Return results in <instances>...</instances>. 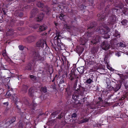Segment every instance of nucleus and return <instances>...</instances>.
Listing matches in <instances>:
<instances>
[{"instance_id":"nucleus-40","label":"nucleus","mask_w":128,"mask_h":128,"mask_svg":"<svg viewBox=\"0 0 128 128\" xmlns=\"http://www.w3.org/2000/svg\"><path fill=\"white\" fill-rule=\"evenodd\" d=\"M64 15L63 14H60V16H59V18L61 20H62L63 19V17H64Z\"/></svg>"},{"instance_id":"nucleus-33","label":"nucleus","mask_w":128,"mask_h":128,"mask_svg":"<svg viewBox=\"0 0 128 128\" xmlns=\"http://www.w3.org/2000/svg\"><path fill=\"white\" fill-rule=\"evenodd\" d=\"M42 88V90L45 93L47 92L46 88V86H44Z\"/></svg>"},{"instance_id":"nucleus-15","label":"nucleus","mask_w":128,"mask_h":128,"mask_svg":"<svg viewBox=\"0 0 128 128\" xmlns=\"http://www.w3.org/2000/svg\"><path fill=\"white\" fill-rule=\"evenodd\" d=\"M84 66H81L78 68L77 70L80 74H82L84 72Z\"/></svg>"},{"instance_id":"nucleus-35","label":"nucleus","mask_w":128,"mask_h":128,"mask_svg":"<svg viewBox=\"0 0 128 128\" xmlns=\"http://www.w3.org/2000/svg\"><path fill=\"white\" fill-rule=\"evenodd\" d=\"M24 48H26V47H24L22 45H20L18 46V48L20 50H23Z\"/></svg>"},{"instance_id":"nucleus-47","label":"nucleus","mask_w":128,"mask_h":128,"mask_svg":"<svg viewBox=\"0 0 128 128\" xmlns=\"http://www.w3.org/2000/svg\"><path fill=\"white\" fill-rule=\"evenodd\" d=\"M4 105L5 106H7L8 104V102H4Z\"/></svg>"},{"instance_id":"nucleus-23","label":"nucleus","mask_w":128,"mask_h":128,"mask_svg":"<svg viewBox=\"0 0 128 128\" xmlns=\"http://www.w3.org/2000/svg\"><path fill=\"white\" fill-rule=\"evenodd\" d=\"M45 10L47 14H48L50 13V8L47 6H46L45 8Z\"/></svg>"},{"instance_id":"nucleus-26","label":"nucleus","mask_w":128,"mask_h":128,"mask_svg":"<svg viewBox=\"0 0 128 128\" xmlns=\"http://www.w3.org/2000/svg\"><path fill=\"white\" fill-rule=\"evenodd\" d=\"M31 80L34 82H35L36 79V77L32 75H30L29 76Z\"/></svg>"},{"instance_id":"nucleus-29","label":"nucleus","mask_w":128,"mask_h":128,"mask_svg":"<svg viewBox=\"0 0 128 128\" xmlns=\"http://www.w3.org/2000/svg\"><path fill=\"white\" fill-rule=\"evenodd\" d=\"M93 82L92 80L90 78L87 79L86 81V84H90L92 82Z\"/></svg>"},{"instance_id":"nucleus-32","label":"nucleus","mask_w":128,"mask_h":128,"mask_svg":"<svg viewBox=\"0 0 128 128\" xmlns=\"http://www.w3.org/2000/svg\"><path fill=\"white\" fill-rule=\"evenodd\" d=\"M70 75V79L71 80H72L74 79L73 76L74 75L73 73L71 74Z\"/></svg>"},{"instance_id":"nucleus-18","label":"nucleus","mask_w":128,"mask_h":128,"mask_svg":"<svg viewBox=\"0 0 128 128\" xmlns=\"http://www.w3.org/2000/svg\"><path fill=\"white\" fill-rule=\"evenodd\" d=\"M80 42H81L80 44L84 45L85 44L86 41L84 38H81L80 40Z\"/></svg>"},{"instance_id":"nucleus-22","label":"nucleus","mask_w":128,"mask_h":128,"mask_svg":"<svg viewBox=\"0 0 128 128\" xmlns=\"http://www.w3.org/2000/svg\"><path fill=\"white\" fill-rule=\"evenodd\" d=\"M7 34L9 35H12L14 34L13 30H12L8 29Z\"/></svg>"},{"instance_id":"nucleus-59","label":"nucleus","mask_w":128,"mask_h":128,"mask_svg":"<svg viewBox=\"0 0 128 128\" xmlns=\"http://www.w3.org/2000/svg\"><path fill=\"white\" fill-rule=\"evenodd\" d=\"M12 126H13L12 125L11 126H10V127H9V128H11Z\"/></svg>"},{"instance_id":"nucleus-64","label":"nucleus","mask_w":128,"mask_h":128,"mask_svg":"<svg viewBox=\"0 0 128 128\" xmlns=\"http://www.w3.org/2000/svg\"><path fill=\"white\" fill-rule=\"evenodd\" d=\"M47 34V33H46L45 34V35H46Z\"/></svg>"},{"instance_id":"nucleus-4","label":"nucleus","mask_w":128,"mask_h":128,"mask_svg":"<svg viewBox=\"0 0 128 128\" xmlns=\"http://www.w3.org/2000/svg\"><path fill=\"white\" fill-rule=\"evenodd\" d=\"M56 36L54 38V44L56 46L59 45V44H60V39L59 37L60 36V32H57L56 33Z\"/></svg>"},{"instance_id":"nucleus-53","label":"nucleus","mask_w":128,"mask_h":128,"mask_svg":"<svg viewBox=\"0 0 128 128\" xmlns=\"http://www.w3.org/2000/svg\"><path fill=\"white\" fill-rule=\"evenodd\" d=\"M120 46H124V44L121 42L120 43Z\"/></svg>"},{"instance_id":"nucleus-3","label":"nucleus","mask_w":128,"mask_h":128,"mask_svg":"<svg viewBox=\"0 0 128 128\" xmlns=\"http://www.w3.org/2000/svg\"><path fill=\"white\" fill-rule=\"evenodd\" d=\"M36 46L38 47H41L42 48H44V47L46 48L47 46L45 41L40 40L36 43Z\"/></svg>"},{"instance_id":"nucleus-28","label":"nucleus","mask_w":128,"mask_h":128,"mask_svg":"<svg viewBox=\"0 0 128 128\" xmlns=\"http://www.w3.org/2000/svg\"><path fill=\"white\" fill-rule=\"evenodd\" d=\"M64 114L63 113L61 112L58 115L57 118L58 119H60L64 116Z\"/></svg>"},{"instance_id":"nucleus-38","label":"nucleus","mask_w":128,"mask_h":128,"mask_svg":"<svg viewBox=\"0 0 128 128\" xmlns=\"http://www.w3.org/2000/svg\"><path fill=\"white\" fill-rule=\"evenodd\" d=\"M10 120L11 121L12 123H13L16 120V118L14 117H12L11 119H10Z\"/></svg>"},{"instance_id":"nucleus-57","label":"nucleus","mask_w":128,"mask_h":128,"mask_svg":"<svg viewBox=\"0 0 128 128\" xmlns=\"http://www.w3.org/2000/svg\"><path fill=\"white\" fill-rule=\"evenodd\" d=\"M54 24H55V25L56 26H57L58 24L57 23H56V22H55L54 23Z\"/></svg>"},{"instance_id":"nucleus-20","label":"nucleus","mask_w":128,"mask_h":128,"mask_svg":"<svg viewBox=\"0 0 128 128\" xmlns=\"http://www.w3.org/2000/svg\"><path fill=\"white\" fill-rule=\"evenodd\" d=\"M79 94L78 95L74 94L72 96V98L74 100H78V97L79 96Z\"/></svg>"},{"instance_id":"nucleus-63","label":"nucleus","mask_w":128,"mask_h":128,"mask_svg":"<svg viewBox=\"0 0 128 128\" xmlns=\"http://www.w3.org/2000/svg\"><path fill=\"white\" fill-rule=\"evenodd\" d=\"M122 128H125L124 127H122Z\"/></svg>"},{"instance_id":"nucleus-27","label":"nucleus","mask_w":128,"mask_h":128,"mask_svg":"<svg viewBox=\"0 0 128 128\" xmlns=\"http://www.w3.org/2000/svg\"><path fill=\"white\" fill-rule=\"evenodd\" d=\"M37 6L39 7H43L44 4L40 2H38L37 4Z\"/></svg>"},{"instance_id":"nucleus-13","label":"nucleus","mask_w":128,"mask_h":128,"mask_svg":"<svg viewBox=\"0 0 128 128\" xmlns=\"http://www.w3.org/2000/svg\"><path fill=\"white\" fill-rule=\"evenodd\" d=\"M106 14L105 13H103V14H102L101 15L100 14H98L97 15V16L100 17L98 19L100 21L104 20L106 17Z\"/></svg>"},{"instance_id":"nucleus-51","label":"nucleus","mask_w":128,"mask_h":128,"mask_svg":"<svg viewBox=\"0 0 128 128\" xmlns=\"http://www.w3.org/2000/svg\"><path fill=\"white\" fill-rule=\"evenodd\" d=\"M23 16V14L22 12L20 13L19 14V16L20 17H22Z\"/></svg>"},{"instance_id":"nucleus-56","label":"nucleus","mask_w":128,"mask_h":128,"mask_svg":"<svg viewBox=\"0 0 128 128\" xmlns=\"http://www.w3.org/2000/svg\"><path fill=\"white\" fill-rule=\"evenodd\" d=\"M14 96H12V100H14Z\"/></svg>"},{"instance_id":"nucleus-31","label":"nucleus","mask_w":128,"mask_h":128,"mask_svg":"<svg viewBox=\"0 0 128 128\" xmlns=\"http://www.w3.org/2000/svg\"><path fill=\"white\" fill-rule=\"evenodd\" d=\"M81 105V103L80 102H78V103L75 104L74 105V106L78 108H79L80 107V106Z\"/></svg>"},{"instance_id":"nucleus-41","label":"nucleus","mask_w":128,"mask_h":128,"mask_svg":"<svg viewBox=\"0 0 128 128\" xmlns=\"http://www.w3.org/2000/svg\"><path fill=\"white\" fill-rule=\"evenodd\" d=\"M77 115L76 113H74L72 115V118H75L76 117Z\"/></svg>"},{"instance_id":"nucleus-37","label":"nucleus","mask_w":128,"mask_h":128,"mask_svg":"<svg viewBox=\"0 0 128 128\" xmlns=\"http://www.w3.org/2000/svg\"><path fill=\"white\" fill-rule=\"evenodd\" d=\"M110 6H108L105 9V11L106 13H107L108 12L109 13V9H108Z\"/></svg>"},{"instance_id":"nucleus-6","label":"nucleus","mask_w":128,"mask_h":128,"mask_svg":"<svg viewBox=\"0 0 128 128\" xmlns=\"http://www.w3.org/2000/svg\"><path fill=\"white\" fill-rule=\"evenodd\" d=\"M110 46L108 42L107 41H105L102 42L101 46L103 50H107L109 49Z\"/></svg>"},{"instance_id":"nucleus-52","label":"nucleus","mask_w":128,"mask_h":128,"mask_svg":"<svg viewBox=\"0 0 128 128\" xmlns=\"http://www.w3.org/2000/svg\"><path fill=\"white\" fill-rule=\"evenodd\" d=\"M2 54L4 56H6V53L5 52H4L2 53Z\"/></svg>"},{"instance_id":"nucleus-50","label":"nucleus","mask_w":128,"mask_h":128,"mask_svg":"<svg viewBox=\"0 0 128 128\" xmlns=\"http://www.w3.org/2000/svg\"><path fill=\"white\" fill-rule=\"evenodd\" d=\"M65 27H66L68 29H70V27L69 26H68L67 25H66V26H65Z\"/></svg>"},{"instance_id":"nucleus-1","label":"nucleus","mask_w":128,"mask_h":128,"mask_svg":"<svg viewBox=\"0 0 128 128\" xmlns=\"http://www.w3.org/2000/svg\"><path fill=\"white\" fill-rule=\"evenodd\" d=\"M76 84H75L74 86V89L75 90V92L76 93L79 94H82L84 91L87 92L88 91V90H87L86 88H84V87H82L80 85H79L78 88L75 87Z\"/></svg>"},{"instance_id":"nucleus-9","label":"nucleus","mask_w":128,"mask_h":128,"mask_svg":"<svg viewBox=\"0 0 128 128\" xmlns=\"http://www.w3.org/2000/svg\"><path fill=\"white\" fill-rule=\"evenodd\" d=\"M116 21V18L115 17L113 16L110 17L109 18L108 22L109 24H114Z\"/></svg>"},{"instance_id":"nucleus-46","label":"nucleus","mask_w":128,"mask_h":128,"mask_svg":"<svg viewBox=\"0 0 128 128\" xmlns=\"http://www.w3.org/2000/svg\"><path fill=\"white\" fill-rule=\"evenodd\" d=\"M64 79L62 78L60 82V84H62L64 83Z\"/></svg>"},{"instance_id":"nucleus-44","label":"nucleus","mask_w":128,"mask_h":128,"mask_svg":"<svg viewBox=\"0 0 128 128\" xmlns=\"http://www.w3.org/2000/svg\"><path fill=\"white\" fill-rule=\"evenodd\" d=\"M111 87H112L111 86L108 85L107 87V88H108L110 89L109 90H112V89H111Z\"/></svg>"},{"instance_id":"nucleus-2","label":"nucleus","mask_w":128,"mask_h":128,"mask_svg":"<svg viewBox=\"0 0 128 128\" xmlns=\"http://www.w3.org/2000/svg\"><path fill=\"white\" fill-rule=\"evenodd\" d=\"M33 60L36 61L43 60V58L40 56L39 52L35 51L32 52Z\"/></svg>"},{"instance_id":"nucleus-61","label":"nucleus","mask_w":128,"mask_h":128,"mask_svg":"<svg viewBox=\"0 0 128 128\" xmlns=\"http://www.w3.org/2000/svg\"><path fill=\"white\" fill-rule=\"evenodd\" d=\"M126 73L127 74H128V72H126Z\"/></svg>"},{"instance_id":"nucleus-42","label":"nucleus","mask_w":128,"mask_h":128,"mask_svg":"<svg viewBox=\"0 0 128 128\" xmlns=\"http://www.w3.org/2000/svg\"><path fill=\"white\" fill-rule=\"evenodd\" d=\"M40 26V25L38 24H36V26H34L33 27V28L34 29H36L38 28V27H39Z\"/></svg>"},{"instance_id":"nucleus-30","label":"nucleus","mask_w":128,"mask_h":128,"mask_svg":"<svg viewBox=\"0 0 128 128\" xmlns=\"http://www.w3.org/2000/svg\"><path fill=\"white\" fill-rule=\"evenodd\" d=\"M11 96V94L10 92L9 91H7L5 95L6 96L7 98H8L10 97Z\"/></svg>"},{"instance_id":"nucleus-25","label":"nucleus","mask_w":128,"mask_h":128,"mask_svg":"<svg viewBox=\"0 0 128 128\" xmlns=\"http://www.w3.org/2000/svg\"><path fill=\"white\" fill-rule=\"evenodd\" d=\"M12 123V122L10 119L6 122L5 124L6 125V126H10Z\"/></svg>"},{"instance_id":"nucleus-11","label":"nucleus","mask_w":128,"mask_h":128,"mask_svg":"<svg viewBox=\"0 0 128 128\" xmlns=\"http://www.w3.org/2000/svg\"><path fill=\"white\" fill-rule=\"evenodd\" d=\"M120 85L119 84H116L114 87H111V89L115 92L118 91L120 88Z\"/></svg>"},{"instance_id":"nucleus-60","label":"nucleus","mask_w":128,"mask_h":128,"mask_svg":"<svg viewBox=\"0 0 128 128\" xmlns=\"http://www.w3.org/2000/svg\"><path fill=\"white\" fill-rule=\"evenodd\" d=\"M23 56H24V57H25V55L24 54H23Z\"/></svg>"},{"instance_id":"nucleus-12","label":"nucleus","mask_w":128,"mask_h":128,"mask_svg":"<svg viewBox=\"0 0 128 128\" xmlns=\"http://www.w3.org/2000/svg\"><path fill=\"white\" fill-rule=\"evenodd\" d=\"M47 28L46 25L44 24H43L40 26L39 28L38 32H41L46 30Z\"/></svg>"},{"instance_id":"nucleus-17","label":"nucleus","mask_w":128,"mask_h":128,"mask_svg":"<svg viewBox=\"0 0 128 128\" xmlns=\"http://www.w3.org/2000/svg\"><path fill=\"white\" fill-rule=\"evenodd\" d=\"M32 64L30 63L26 67L25 69L28 70H32Z\"/></svg>"},{"instance_id":"nucleus-49","label":"nucleus","mask_w":128,"mask_h":128,"mask_svg":"<svg viewBox=\"0 0 128 128\" xmlns=\"http://www.w3.org/2000/svg\"><path fill=\"white\" fill-rule=\"evenodd\" d=\"M58 114V112H54L53 113L51 114V115H54L55 114Z\"/></svg>"},{"instance_id":"nucleus-21","label":"nucleus","mask_w":128,"mask_h":128,"mask_svg":"<svg viewBox=\"0 0 128 128\" xmlns=\"http://www.w3.org/2000/svg\"><path fill=\"white\" fill-rule=\"evenodd\" d=\"M121 23L123 25H126L128 24V21L126 20H123L121 22Z\"/></svg>"},{"instance_id":"nucleus-14","label":"nucleus","mask_w":128,"mask_h":128,"mask_svg":"<svg viewBox=\"0 0 128 128\" xmlns=\"http://www.w3.org/2000/svg\"><path fill=\"white\" fill-rule=\"evenodd\" d=\"M35 37L34 36H30L27 38V41L29 43H31L35 40Z\"/></svg>"},{"instance_id":"nucleus-55","label":"nucleus","mask_w":128,"mask_h":128,"mask_svg":"<svg viewBox=\"0 0 128 128\" xmlns=\"http://www.w3.org/2000/svg\"><path fill=\"white\" fill-rule=\"evenodd\" d=\"M124 86L126 88H128V85H125Z\"/></svg>"},{"instance_id":"nucleus-34","label":"nucleus","mask_w":128,"mask_h":128,"mask_svg":"<svg viewBox=\"0 0 128 128\" xmlns=\"http://www.w3.org/2000/svg\"><path fill=\"white\" fill-rule=\"evenodd\" d=\"M118 6V7L120 8H122L123 6V4L121 2H120Z\"/></svg>"},{"instance_id":"nucleus-36","label":"nucleus","mask_w":128,"mask_h":128,"mask_svg":"<svg viewBox=\"0 0 128 128\" xmlns=\"http://www.w3.org/2000/svg\"><path fill=\"white\" fill-rule=\"evenodd\" d=\"M28 88V87L24 85L23 86V90H24L25 91V92H26Z\"/></svg>"},{"instance_id":"nucleus-5","label":"nucleus","mask_w":128,"mask_h":128,"mask_svg":"<svg viewBox=\"0 0 128 128\" xmlns=\"http://www.w3.org/2000/svg\"><path fill=\"white\" fill-rule=\"evenodd\" d=\"M107 30L102 26H100L98 29V30L99 32L101 34H106L109 31V28H108Z\"/></svg>"},{"instance_id":"nucleus-19","label":"nucleus","mask_w":128,"mask_h":128,"mask_svg":"<svg viewBox=\"0 0 128 128\" xmlns=\"http://www.w3.org/2000/svg\"><path fill=\"white\" fill-rule=\"evenodd\" d=\"M38 12V10L36 8H34V9H32L31 11V14L33 15V16H34V15L36 13Z\"/></svg>"},{"instance_id":"nucleus-45","label":"nucleus","mask_w":128,"mask_h":128,"mask_svg":"<svg viewBox=\"0 0 128 128\" xmlns=\"http://www.w3.org/2000/svg\"><path fill=\"white\" fill-rule=\"evenodd\" d=\"M116 56H117L118 57H119V56H120V53L119 52H117L116 53Z\"/></svg>"},{"instance_id":"nucleus-16","label":"nucleus","mask_w":128,"mask_h":128,"mask_svg":"<svg viewBox=\"0 0 128 128\" xmlns=\"http://www.w3.org/2000/svg\"><path fill=\"white\" fill-rule=\"evenodd\" d=\"M44 16V14L43 13H42V14L40 15L37 18L36 20L37 21H41L43 19Z\"/></svg>"},{"instance_id":"nucleus-62","label":"nucleus","mask_w":128,"mask_h":128,"mask_svg":"<svg viewBox=\"0 0 128 128\" xmlns=\"http://www.w3.org/2000/svg\"><path fill=\"white\" fill-rule=\"evenodd\" d=\"M124 99V98H122V100H123Z\"/></svg>"},{"instance_id":"nucleus-39","label":"nucleus","mask_w":128,"mask_h":128,"mask_svg":"<svg viewBox=\"0 0 128 128\" xmlns=\"http://www.w3.org/2000/svg\"><path fill=\"white\" fill-rule=\"evenodd\" d=\"M32 108L33 110L34 109V107H36V103H33L32 105Z\"/></svg>"},{"instance_id":"nucleus-7","label":"nucleus","mask_w":128,"mask_h":128,"mask_svg":"<svg viewBox=\"0 0 128 128\" xmlns=\"http://www.w3.org/2000/svg\"><path fill=\"white\" fill-rule=\"evenodd\" d=\"M91 41V42L94 45L96 44L99 42L100 37L99 36H96Z\"/></svg>"},{"instance_id":"nucleus-10","label":"nucleus","mask_w":128,"mask_h":128,"mask_svg":"<svg viewBox=\"0 0 128 128\" xmlns=\"http://www.w3.org/2000/svg\"><path fill=\"white\" fill-rule=\"evenodd\" d=\"M97 24L96 22H93L90 23V26L88 27V30L92 29L93 30L95 29V27L96 26Z\"/></svg>"},{"instance_id":"nucleus-24","label":"nucleus","mask_w":128,"mask_h":128,"mask_svg":"<svg viewBox=\"0 0 128 128\" xmlns=\"http://www.w3.org/2000/svg\"><path fill=\"white\" fill-rule=\"evenodd\" d=\"M66 91L67 92V95L68 96H70L71 95V92L70 90H69L68 88H66Z\"/></svg>"},{"instance_id":"nucleus-43","label":"nucleus","mask_w":128,"mask_h":128,"mask_svg":"<svg viewBox=\"0 0 128 128\" xmlns=\"http://www.w3.org/2000/svg\"><path fill=\"white\" fill-rule=\"evenodd\" d=\"M88 120L87 119H85L82 120V123L86 122L88 121Z\"/></svg>"},{"instance_id":"nucleus-8","label":"nucleus","mask_w":128,"mask_h":128,"mask_svg":"<svg viewBox=\"0 0 128 128\" xmlns=\"http://www.w3.org/2000/svg\"><path fill=\"white\" fill-rule=\"evenodd\" d=\"M36 92V91H35L34 88H31L28 90V95L30 97H32L34 96V92Z\"/></svg>"},{"instance_id":"nucleus-54","label":"nucleus","mask_w":128,"mask_h":128,"mask_svg":"<svg viewBox=\"0 0 128 128\" xmlns=\"http://www.w3.org/2000/svg\"><path fill=\"white\" fill-rule=\"evenodd\" d=\"M114 36H116V37L118 36V37H120V34H118V35H115Z\"/></svg>"},{"instance_id":"nucleus-58","label":"nucleus","mask_w":128,"mask_h":128,"mask_svg":"<svg viewBox=\"0 0 128 128\" xmlns=\"http://www.w3.org/2000/svg\"><path fill=\"white\" fill-rule=\"evenodd\" d=\"M126 1L127 3H128V0H126Z\"/></svg>"},{"instance_id":"nucleus-48","label":"nucleus","mask_w":128,"mask_h":128,"mask_svg":"<svg viewBox=\"0 0 128 128\" xmlns=\"http://www.w3.org/2000/svg\"><path fill=\"white\" fill-rule=\"evenodd\" d=\"M98 99L100 100L98 102V103H100L101 101H102V98H101L99 97Z\"/></svg>"}]
</instances>
